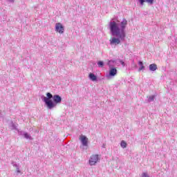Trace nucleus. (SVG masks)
Masks as SVG:
<instances>
[{
	"label": "nucleus",
	"instance_id": "f257e3e1",
	"mask_svg": "<svg viewBox=\"0 0 177 177\" xmlns=\"http://www.w3.org/2000/svg\"><path fill=\"white\" fill-rule=\"evenodd\" d=\"M127 26H128V21L125 18L122 19V21H111L109 22V27L110 32L112 37H113L109 40L111 45L117 46V45L121 44V41H125L127 37V32L125 31Z\"/></svg>",
	"mask_w": 177,
	"mask_h": 177
},
{
	"label": "nucleus",
	"instance_id": "f03ea898",
	"mask_svg": "<svg viewBox=\"0 0 177 177\" xmlns=\"http://www.w3.org/2000/svg\"><path fill=\"white\" fill-rule=\"evenodd\" d=\"M46 96H41V100L44 102L48 110H52L55 109L59 103H62V97L59 95H52L50 93H47Z\"/></svg>",
	"mask_w": 177,
	"mask_h": 177
},
{
	"label": "nucleus",
	"instance_id": "7ed1b4c3",
	"mask_svg": "<svg viewBox=\"0 0 177 177\" xmlns=\"http://www.w3.org/2000/svg\"><path fill=\"white\" fill-rule=\"evenodd\" d=\"M99 160H100V158H99V155L97 154L92 155L89 159V165L91 166L96 165Z\"/></svg>",
	"mask_w": 177,
	"mask_h": 177
},
{
	"label": "nucleus",
	"instance_id": "20e7f679",
	"mask_svg": "<svg viewBox=\"0 0 177 177\" xmlns=\"http://www.w3.org/2000/svg\"><path fill=\"white\" fill-rule=\"evenodd\" d=\"M55 31L57 32H59V34H63L64 32V27H63V25L60 23H57L55 24Z\"/></svg>",
	"mask_w": 177,
	"mask_h": 177
},
{
	"label": "nucleus",
	"instance_id": "39448f33",
	"mask_svg": "<svg viewBox=\"0 0 177 177\" xmlns=\"http://www.w3.org/2000/svg\"><path fill=\"white\" fill-rule=\"evenodd\" d=\"M18 135L19 136H24L25 139H28L29 140H32V137L28 133L23 131H18Z\"/></svg>",
	"mask_w": 177,
	"mask_h": 177
},
{
	"label": "nucleus",
	"instance_id": "423d86ee",
	"mask_svg": "<svg viewBox=\"0 0 177 177\" xmlns=\"http://www.w3.org/2000/svg\"><path fill=\"white\" fill-rule=\"evenodd\" d=\"M109 75H106L107 78H110V77H115L117 75V68L112 67L109 68Z\"/></svg>",
	"mask_w": 177,
	"mask_h": 177
},
{
	"label": "nucleus",
	"instance_id": "0eeeda50",
	"mask_svg": "<svg viewBox=\"0 0 177 177\" xmlns=\"http://www.w3.org/2000/svg\"><path fill=\"white\" fill-rule=\"evenodd\" d=\"M80 140L81 141L82 145L83 146H85V147L88 146V138H86V136H81L80 137Z\"/></svg>",
	"mask_w": 177,
	"mask_h": 177
},
{
	"label": "nucleus",
	"instance_id": "6e6552de",
	"mask_svg": "<svg viewBox=\"0 0 177 177\" xmlns=\"http://www.w3.org/2000/svg\"><path fill=\"white\" fill-rule=\"evenodd\" d=\"M88 78L93 82H95V81H97V76L92 73H89Z\"/></svg>",
	"mask_w": 177,
	"mask_h": 177
},
{
	"label": "nucleus",
	"instance_id": "1a4fd4ad",
	"mask_svg": "<svg viewBox=\"0 0 177 177\" xmlns=\"http://www.w3.org/2000/svg\"><path fill=\"white\" fill-rule=\"evenodd\" d=\"M138 65L140 66V67L138 68V71H145L146 67L143 64V62L139 61L138 62Z\"/></svg>",
	"mask_w": 177,
	"mask_h": 177
},
{
	"label": "nucleus",
	"instance_id": "9d476101",
	"mask_svg": "<svg viewBox=\"0 0 177 177\" xmlns=\"http://www.w3.org/2000/svg\"><path fill=\"white\" fill-rule=\"evenodd\" d=\"M157 64H151L149 65V71H156L157 70Z\"/></svg>",
	"mask_w": 177,
	"mask_h": 177
},
{
	"label": "nucleus",
	"instance_id": "9b49d317",
	"mask_svg": "<svg viewBox=\"0 0 177 177\" xmlns=\"http://www.w3.org/2000/svg\"><path fill=\"white\" fill-rule=\"evenodd\" d=\"M114 63H115V62L113 59H111L108 62L107 64H108L109 68L114 67Z\"/></svg>",
	"mask_w": 177,
	"mask_h": 177
},
{
	"label": "nucleus",
	"instance_id": "f8f14e48",
	"mask_svg": "<svg viewBox=\"0 0 177 177\" xmlns=\"http://www.w3.org/2000/svg\"><path fill=\"white\" fill-rule=\"evenodd\" d=\"M154 99H156V95L148 97V102L151 103V102H154Z\"/></svg>",
	"mask_w": 177,
	"mask_h": 177
},
{
	"label": "nucleus",
	"instance_id": "ddd939ff",
	"mask_svg": "<svg viewBox=\"0 0 177 177\" xmlns=\"http://www.w3.org/2000/svg\"><path fill=\"white\" fill-rule=\"evenodd\" d=\"M11 164L15 168H16V169H20V166H19V165L16 163V162H12Z\"/></svg>",
	"mask_w": 177,
	"mask_h": 177
},
{
	"label": "nucleus",
	"instance_id": "4468645a",
	"mask_svg": "<svg viewBox=\"0 0 177 177\" xmlns=\"http://www.w3.org/2000/svg\"><path fill=\"white\" fill-rule=\"evenodd\" d=\"M120 146L121 147H122V149H125L127 147V142L124 140H122L120 143Z\"/></svg>",
	"mask_w": 177,
	"mask_h": 177
},
{
	"label": "nucleus",
	"instance_id": "2eb2a0df",
	"mask_svg": "<svg viewBox=\"0 0 177 177\" xmlns=\"http://www.w3.org/2000/svg\"><path fill=\"white\" fill-rule=\"evenodd\" d=\"M97 64H98V66H99V67H101V68H103L104 66V62H103V61H99V62H97Z\"/></svg>",
	"mask_w": 177,
	"mask_h": 177
},
{
	"label": "nucleus",
	"instance_id": "dca6fc26",
	"mask_svg": "<svg viewBox=\"0 0 177 177\" xmlns=\"http://www.w3.org/2000/svg\"><path fill=\"white\" fill-rule=\"evenodd\" d=\"M141 177H150V176L149 175V174L147 172H143L141 174Z\"/></svg>",
	"mask_w": 177,
	"mask_h": 177
},
{
	"label": "nucleus",
	"instance_id": "f3484780",
	"mask_svg": "<svg viewBox=\"0 0 177 177\" xmlns=\"http://www.w3.org/2000/svg\"><path fill=\"white\" fill-rule=\"evenodd\" d=\"M138 2L141 6H143V5H145V2H146V0H138Z\"/></svg>",
	"mask_w": 177,
	"mask_h": 177
},
{
	"label": "nucleus",
	"instance_id": "a211bd4d",
	"mask_svg": "<svg viewBox=\"0 0 177 177\" xmlns=\"http://www.w3.org/2000/svg\"><path fill=\"white\" fill-rule=\"evenodd\" d=\"M11 129H17V126L16 124H15V123L12 122L11 123Z\"/></svg>",
	"mask_w": 177,
	"mask_h": 177
},
{
	"label": "nucleus",
	"instance_id": "6ab92c4d",
	"mask_svg": "<svg viewBox=\"0 0 177 177\" xmlns=\"http://www.w3.org/2000/svg\"><path fill=\"white\" fill-rule=\"evenodd\" d=\"M146 2H147L148 3H153V2H154V0H145Z\"/></svg>",
	"mask_w": 177,
	"mask_h": 177
},
{
	"label": "nucleus",
	"instance_id": "aec40b11",
	"mask_svg": "<svg viewBox=\"0 0 177 177\" xmlns=\"http://www.w3.org/2000/svg\"><path fill=\"white\" fill-rule=\"evenodd\" d=\"M120 63L122 64V66H125V62H124L122 60L120 61Z\"/></svg>",
	"mask_w": 177,
	"mask_h": 177
},
{
	"label": "nucleus",
	"instance_id": "412c9836",
	"mask_svg": "<svg viewBox=\"0 0 177 177\" xmlns=\"http://www.w3.org/2000/svg\"><path fill=\"white\" fill-rule=\"evenodd\" d=\"M6 1H8V2H10V3H15V0H6Z\"/></svg>",
	"mask_w": 177,
	"mask_h": 177
},
{
	"label": "nucleus",
	"instance_id": "4be33fe9",
	"mask_svg": "<svg viewBox=\"0 0 177 177\" xmlns=\"http://www.w3.org/2000/svg\"><path fill=\"white\" fill-rule=\"evenodd\" d=\"M16 172H17V174H20V172H21V171H20V169H17Z\"/></svg>",
	"mask_w": 177,
	"mask_h": 177
},
{
	"label": "nucleus",
	"instance_id": "5701e85b",
	"mask_svg": "<svg viewBox=\"0 0 177 177\" xmlns=\"http://www.w3.org/2000/svg\"><path fill=\"white\" fill-rule=\"evenodd\" d=\"M134 67H136V64H133Z\"/></svg>",
	"mask_w": 177,
	"mask_h": 177
}]
</instances>
